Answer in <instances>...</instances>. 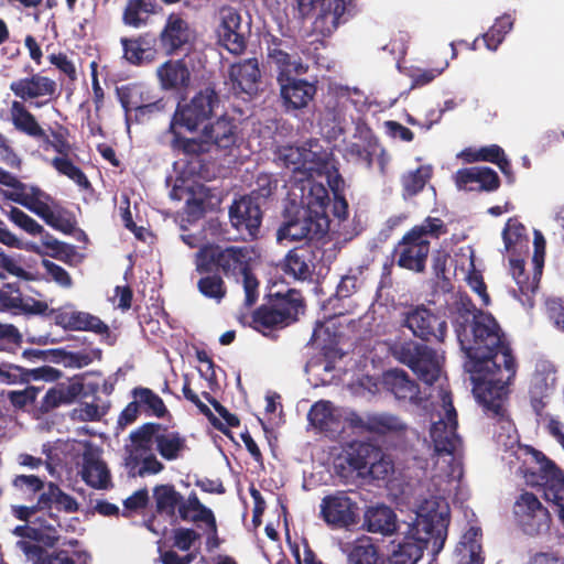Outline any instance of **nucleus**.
Returning <instances> with one entry per match:
<instances>
[{
	"instance_id": "17",
	"label": "nucleus",
	"mask_w": 564,
	"mask_h": 564,
	"mask_svg": "<svg viewBox=\"0 0 564 564\" xmlns=\"http://www.w3.org/2000/svg\"><path fill=\"white\" fill-rule=\"evenodd\" d=\"M302 308L300 294L294 290H289L284 296L258 310L254 322L267 328L284 326L295 321Z\"/></svg>"
},
{
	"instance_id": "18",
	"label": "nucleus",
	"mask_w": 564,
	"mask_h": 564,
	"mask_svg": "<svg viewBox=\"0 0 564 564\" xmlns=\"http://www.w3.org/2000/svg\"><path fill=\"white\" fill-rule=\"evenodd\" d=\"M120 102L127 113V122L129 113L133 110L138 119L160 112L165 109L166 102L163 98L153 99L148 87L141 84H132L121 87L118 90Z\"/></svg>"
},
{
	"instance_id": "43",
	"label": "nucleus",
	"mask_w": 564,
	"mask_h": 564,
	"mask_svg": "<svg viewBox=\"0 0 564 564\" xmlns=\"http://www.w3.org/2000/svg\"><path fill=\"white\" fill-rule=\"evenodd\" d=\"M124 58L134 65L151 63L156 57V50L144 39H122Z\"/></svg>"
},
{
	"instance_id": "49",
	"label": "nucleus",
	"mask_w": 564,
	"mask_h": 564,
	"mask_svg": "<svg viewBox=\"0 0 564 564\" xmlns=\"http://www.w3.org/2000/svg\"><path fill=\"white\" fill-rule=\"evenodd\" d=\"M50 164L58 174L68 177L78 186L87 187L89 185L87 177L83 171L75 165L70 155H56L50 161Z\"/></svg>"
},
{
	"instance_id": "9",
	"label": "nucleus",
	"mask_w": 564,
	"mask_h": 564,
	"mask_svg": "<svg viewBox=\"0 0 564 564\" xmlns=\"http://www.w3.org/2000/svg\"><path fill=\"white\" fill-rule=\"evenodd\" d=\"M177 176L174 181L172 197L183 199L188 214L197 216L203 213L208 197V189L200 183L204 178L200 161L192 158L187 162L178 161L174 165Z\"/></svg>"
},
{
	"instance_id": "60",
	"label": "nucleus",
	"mask_w": 564,
	"mask_h": 564,
	"mask_svg": "<svg viewBox=\"0 0 564 564\" xmlns=\"http://www.w3.org/2000/svg\"><path fill=\"white\" fill-rule=\"evenodd\" d=\"M423 347L424 346H419L413 341L395 344L391 347V354L397 360L411 368Z\"/></svg>"
},
{
	"instance_id": "51",
	"label": "nucleus",
	"mask_w": 564,
	"mask_h": 564,
	"mask_svg": "<svg viewBox=\"0 0 564 564\" xmlns=\"http://www.w3.org/2000/svg\"><path fill=\"white\" fill-rule=\"evenodd\" d=\"M133 399L138 400L140 406L151 414L162 417L166 413L163 400L148 388H135L132 391Z\"/></svg>"
},
{
	"instance_id": "44",
	"label": "nucleus",
	"mask_w": 564,
	"mask_h": 564,
	"mask_svg": "<svg viewBox=\"0 0 564 564\" xmlns=\"http://www.w3.org/2000/svg\"><path fill=\"white\" fill-rule=\"evenodd\" d=\"M555 383V376L551 369L538 371L531 380L530 393L534 411L541 415L544 406L543 399L549 394Z\"/></svg>"
},
{
	"instance_id": "15",
	"label": "nucleus",
	"mask_w": 564,
	"mask_h": 564,
	"mask_svg": "<svg viewBox=\"0 0 564 564\" xmlns=\"http://www.w3.org/2000/svg\"><path fill=\"white\" fill-rule=\"evenodd\" d=\"M319 517L332 529H349L359 521V507L348 492L336 491L322 499Z\"/></svg>"
},
{
	"instance_id": "16",
	"label": "nucleus",
	"mask_w": 564,
	"mask_h": 564,
	"mask_svg": "<svg viewBox=\"0 0 564 564\" xmlns=\"http://www.w3.org/2000/svg\"><path fill=\"white\" fill-rule=\"evenodd\" d=\"M514 514L528 535H541L550 529V513L533 494L524 492L518 498L514 503Z\"/></svg>"
},
{
	"instance_id": "62",
	"label": "nucleus",
	"mask_w": 564,
	"mask_h": 564,
	"mask_svg": "<svg viewBox=\"0 0 564 564\" xmlns=\"http://www.w3.org/2000/svg\"><path fill=\"white\" fill-rule=\"evenodd\" d=\"M449 63L446 61L444 62L442 67H435V68H414L409 73L410 78L412 79V88L414 87H421L430 84L433 82L436 77H438L447 67Z\"/></svg>"
},
{
	"instance_id": "28",
	"label": "nucleus",
	"mask_w": 564,
	"mask_h": 564,
	"mask_svg": "<svg viewBox=\"0 0 564 564\" xmlns=\"http://www.w3.org/2000/svg\"><path fill=\"white\" fill-rule=\"evenodd\" d=\"M341 315L343 312L339 311L335 313L334 316L323 322H317L314 328L312 343L317 349H321L326 357L329 355H343L337 348L340 336L339 316Z\"/></svg>"
},
{
	"instance_id": "19",
	"label": "nucleus",
	"mask_w": 564,
	"mask_h": 564,
	"mask_svg": "<svg viewBox=\"0 0 564 564\" xmlns=\"http://www.w3.org/2000/svg\"><path fill=\"white\" fill-rule=\"evenodd\" d=\"M216 33L219 44L230 53L240 54L245 50L242 18L237 9L232 7L219 9Z\"/></svg>"
},
{
	"instance_id": "53",
	"label": "nucleus",
	"mask_w": 564,
	"mask_h": 564,
	"mask_svg": "<svg viewBox=\"0 0 564 564\" xmlns=\"http://www.w3.org/2000/svg\"><path fill=\"white\" fill-rule=\"evenodd\" d=\"M432 175V166L423 165L416 171L410 172L403 176V187L408 195L412 196L423 189Z\"/></svg>"
},
{
	"instance_id": "10",
	"label": "nucleus",
	"mask_w": 564,
	"mask_h": 564,
	"mask_svg": "<svg viewBox=\"0 0 564 564\" xmlns=\"http://www.w3.org/2000/svg\"><path fill=\"white\" fill-rule=\"evenodd\" d=\"M0 184L9 187L2 192L4 198L28 208L47 225H56L57 218L51 207L52 198L40 187L20 182L13 174L1 167Z\"/></svg>"
},
{
	"instance_id": "42",
	"label": "nucleus",
	"mask_w": 564,
	"mask_h": 564,
	"mask_svg": "<svg viewBox=\"0 0 564 564\" xmlns=\"http://www.w3.org/2000/svg\"><path fill=\"white\" fill-rule=\"evenodd\" d=\"M17 546L32 564H74V561L65 552L50 554L33 541L21 540Z\"/></svg>"
},
{
	"instance_id": "37",
	"label": "nucleus",
	"mask_w": 564,
	"mask_h": 564,
	"mask_svg": "<svg viewBox=\"0 0 564 564\" xmlns=\"http://www.w3.org/2000/svg\"><path fill=\"white\" fill-rule=\"evenodd\" d=\"M347 556V564H386L370 538L361 536L340 545Z\"/></svg>"
},
{
	"instance_id": "54",
	"label": "nucleus",
	"mask_w": 564,
	"mask_h": 564,
	"mask_svg": "<svg viewBox=\"0 0 564 564\" xmlns=\"http://www.w3.org/2000/svg\"><path fill=\"white\" fill-rule=\"evenodd\" d=\"M219 249L220 247L212 243L202 247L195 256L196 270L204 273L219 267Z\"/></svg>"
},
{
	"instance_id": "21",
	"label": "nucleus",
	"mask_w": 564,
	"mask_h": 564,
	"mask_svg": "<svg viewBox=\"0 0 564 564\" xmlns=\"http://www.w3.org/2000/svg\"><path fill=\"white\" fill-rule=\"evenodd\" d=\"M231 225L242 239L256 237L261 225L262 214L259 205L251 197L235 200L229 210Z\"/></svg>"
},
{
	"instance_id": "20",
	"label": "nucleus",
	"mask_w": 564,
	"mask_h": 564,
	"mask_svg": "<svg viewBox=\"0 0 564 564\" xmlns=\"http://www.w3.org/2000/svg\"><path fill=\"white\" fill-rule=\"evenodd\" d=\"M404 325L413 335L423 338L443 340L446 334V323L440 321L433 312L425 306H416L404 314Z\"/></svg>"
},
{
	"instance_id": "12",
	"label": "nucleus",
	"mask_w": 564,
	"mask_h": 564,
	"mask_svg": "<svg viewBox=\"0 0 564 564\" xmlns=\"http://www.w3.org/2000/svg\"><path fill=\"white\" fill-rule=\"evenodd\" d=\"M346 459L349 466L362 477L370 476L373 479H386L393 471L391 458L369 443L351 445Z\"/></svg>"
},
{
	"instance_id": "32",
	"label": "nucleus",
	"mask_w": 564,
	"mask_h": 564,
	"mask_svg": "<svg viewBox=\"0 0 564 564\" xmlns=\"http://www.w3.org/2000/svg\"><path fill=\"white\" fill-rule=\"evenodd\" d=\"M481 530L470 525L460 536L455 549V564H484L485 557L481 544Z\"/></svg>"
},
{
	"instance_id": "23",
	"label": "nucleus",
	"mask_w": 564,
	"mask_h": 564,
	"mask_svg": "<svg viewBox=\"0 0 564 564\" xmlns=\"http://www.w3.org/2000/svg\"><path fill=\"white\" fill-rule=\"evenodd\" d=\"M50 314L56 325L69 330H89L102 334L108 330L107 325L98 317L82 311H77L68 304L56 310H51Z\"/></svg>"
},
{
	"instance_id": "13",
	"label": "nucleus",
	"mask_w": 564,
	"mask_h": 564,
	"mask_svg": "<svg viewBox=\"0 0 564 564\" xmlns=\"http://www.w3.org/2000/svg\"><path fill=\"white\" fill-rule=\"evenodd\" d=\"M534 252L532 257V263L534 267L533 276H529L524 272V263L520 258H509L510 271L513 280L516 281L519 292L521 296H518L516 291H513V295L518 297V300L528 306H532V301L530 294L534 293L538 289L540 276L542 274V269L544 264V254H545V239L541 231L534 230Z\"/></svg>"
},
{
	"instance_id": "14",
	"label": "nucleus",
	"mask_w": 564,
	"mask_h": 564,
	"mask_svg": "<svg viewBox=\"0 0 564 564\" xmlns=\"http://www.w3.org/2000/svg\"><path fill=\"white\" fill-rule=\"evenodd\" d=\"M147 430H137L130 434V443L126 445L124 463L133 476L144 477L162 471L163 464L154 455L150 434Z\"/></svg>"
},
{
	"instance_id": "2",
	"label": "nucleus",
	"mask_w": 564,
	"mask_h": 564,
	"mask_svg": "<svg viewBox=\"0 0 564 564\" xmlns=\"http://www.w3.org/2000/svg\"><path fill=\"white\" fill-rule=\"evenodd\" d=\"M276 161L292 172L289 195L295 215L278 230V240L299 241L324 235L330 227L324 184L329 183L334 169L329 151L318 141L284 145L278 149Z\"/></svg>"
},
{
	"instance_id": "30",
	"label": "nucleus",
	"mask_w": 564,
	"mask_h": 564,
	"mask_svg": "<svg viewBox=\"0 0 564 564\" xmlns=\"http://www.w3.org/2000/svg\"><path fill=\"white\" fill-rule=\"evenodd\" d=\"M352 416L351 425L365 427L377 434L400 436L408 431V425L400 417L390 413L369 414L366 417Z\"/></svg>"
},
{
	"instance_id": "48",
	"label": "nucleus",
	"mask_w": 564,
	"mask_h": 564,
	"mask_svg": "<svg viewBox=\"0 0 564 564\" xmlns=\"http://www.w3.org/2000/svg\"><path fill=\"white\" fill-rule=\"evenodd\" d=\"M153 10L154 6L149 0H129L123 12V22L127 25L140 28Z\"/></svg>"
},
{
	"instance_id": "58",
	"label": "nucleus",
	"mask_w": 564,
	"mask_h": 564,
	"mask_svg": "<svg viewBox=\"0 0 564 564\" xmlns=\"http://www.w3.org/2000/svg\"><path fill=\"white\" fill-rule=\"evenodd\" d=\"M44 150L52 149L57 155H70L73 148L63 132H52V139L44 131V137H39Z\"/></svg>"
},
{
	"instance_id": "59",
	"label": "nucleus",
	"mask_w": 564,
	"mask_h": 564,
	"mask_svg": "<svg viewBox=\"0 0 564 564\" xmlns=\"http://www.w3.org/2000/svg\"><path fill=\"white\" fill-rule=\"evenodd\" d=\"M12 485L22 495L33 496L34 494L45 490L44 481L35 475H19L12 480Z\"/></svg>"
},
{
	"instance_id": "11",
	"label": "nucleus",
	"mask_w": 564,
	"mask_h": 564,
	"mask_svg": "<svg viewBox=\"0 0 564 564\" xmlns=\"http://www.w3.org/2000/svg\"><path fill=\"white\" fill-rule=\"evenodd\" d=\"M237 142L235 123L227 117H220L215 122L204 127L197 138H191L183 142L178 150L187 154L212 152L214 150H229Z\"/></svg>"
},
{
	"instance_id": "61",
	"label": "nucleus",
	"mask_w": 564,
	"mask_h": 564,
	"mask_svg": "<svg viewBox=\"0 0 564 564\" xmlns=\"http://www.w3.org/2000/svg\"><path fill=\"white\" fill-rule=\"evenodd\" d=\"M200 293L209 299L219 302L225 296L224 282L217 275L203 278L198 281Z\"/></svg>"
},
{
	"instance_id": "25",
	"label": "nucleus",
	"mask_w": 564,
	"mask_h": 564,
	"mask_svg": "<svg viewBox=\"0 0 564 564\" xmlns=\"http://www.w3.org/2000/svg\"><path fill=\"white\" fill-rule=\"evenodd\" d=\"M383 387L390 391L398 400L409 401L411 404L424 409L430 408V399L424 401L420 395L417 384L410 379L404 370L392 369L382 376Z\"/></svg>"
},
{
	"instance_id": "5",
	"label": "nucleus",
	"mask_w": 564,
	"mask_h": 564,
	"mask_svg": "<svg viewBox=\"0 0 564 564\" xmlns=\"http://www.w3.org/2000/svg\"><path fill=\"white\" fill-rule=\"evenodd\" d=\"M446 232L445 224L436 217H427L406 232L397 247V262L401 268L423 271L430 252L429 238H438Z\"/></svg>"
},
{
	"instance_id": "45",
	"label": "nucleus",
	"mask_w": 564,
	"mask_h": 564,
	"mask_svg": "<svg viewBox=\"0 0 564 564\" xmlns=\"http://www.w3.org/2000/svg\"><path fill=\"white\" fill-rule=\"evenodd\" d=\"M252 259L248 247H229L219 249V268L224 271H245Z\"/></svg>"
},
{
	"instance_id": "34",
	"label": "nucleus",
	"mask_w": 564,
	"mask_h": 564,
	"mask_svg": "<svg viewBox=\"0 0 564 564\" xmlns=\"http://www.w3.org/2000/svg\"><path fill=\"white\" fill-rule=\"evenodd\" d=\"M235 89L247 95H253L258 90L260 69L256 58H248L234 64L229 72Z\"/></svg>"
},
{
	"instance_id": "50",
	"label": "nucleus",
	"mask_w": 564,
	"mask_h": 564,
	"mask_svg": "<svg viewBox=\"0 0 564 564\" xmlns=\"http://www.w3.org/2000/svg\"><path fill=\"white\" fill-rule=\"evenodd\" d=\"M156 508L160 512L174 516L175 508L180 507L181 495L170 485H160L154 488Z\"/></svg>"
},
{
	"instance_id": "1",
	"label": "nucleus",
	"mask_w": 564,
	"mask_h": 564,
	"mask_svg": "<svg viewBox=\"0 0 564 564\" xmlns=\"http://www.w3.org/2000/svg\"><path fill=\"white\" fill-rule=\"evenodd\" d=\"M448 313L460 349L467 357L465 369L474 383V397L484 412L506 431L509 442L503 444L513 446L517 435L506 405L516 365L503 343L501 329L491 314L477 311L463 293L451 295Z\"/></svg>"
},
{
	"instance_id": "24",
	"label": "nucleus",
	"mask_w": 564,
	"mask_h": 564,
	"mask_svg": "<svg viewBox=\"0 0 564 564\" xmlns=\"http://www.w3.org/2000/svg\"><path fill=\"white\" fill-rule=\"evenodd\" d=\"M352 415L356 414L335 406L329 401L321 400L312 405L307 416L314 427L325 432H338L343 429L345 421L351 423Z\"/></svg>"
},
{
	"instance_id": "22",
	"label": "nucleus",
	"mask_w": 564,
	"mask_h": 564,
	"mask_svg": "<svg viewBox=\"0 0 564 564\" xmlns=\"http://www.w3.org/2000/svg\"><path fill=\"white\" fill-rule=\"evenodd\" d=\"M455 271L460 274L469 288L478 295L480 304L488 306L490 296L482 279L481 271L477 269L475 262V252L470 246L462 247L455 256Z\"/></svg>"
},
{
	"instance_id": "8",
	"label": "nucleus",
	"mask_w": 564,
	"mask_h": 564,
	"mask_svg": "<svg viewBox=\"0 0 564 564\" xmlns=\"http://www.w3.org/2000/svg\"><path fill=\"white\" fill-rule=\"evenodd\" d=\"M417 464L422 469L426 471V484L419 488L414 500L412 502V516L409 517L406 522H410L411 519L415 518V513L413 511L415 500L422 496L427 499H432V497L437 496V494L433 489H429L431 484V474L433 469V453L431 454L430 460L425 462V466L422 465V462L419 460ZM405 521L402 523L398 522L395 512L388 506L383 503L372 505L366 508L364 512V528L370 533H378L382 535H392L394 532L400 531L402 533L405 530L404 525Z\"/></svg>"
},
{
	"instance_id": "7",
	"label": "nucleus",
	"mask_w": 564,
	"mask_h": 564,
	"mask_svg": "<svg viewBox=\"0 0 564 564\" xmlns=\"http://www.w3.org/2000/svg\"><path fill=\"white\" fill-rule=\"evenodd\" d=\"M53 506L68 513L76 512L79 507L75 498L62 491L57 485L48 482L35 507L17 506L12 508V512L18 519L36 524L37 529L54 531L59 523L52 512L47 517L37 516L40 510L51 509Z\"/></svg>"
},
{
	"instance_id": "40",
	"label": "nucleus",
	"mask_w": 564,
	"mask_h": 564,
	"mask_svg": "<svg viewBox=\"0 0 564 564\" xmlns=\"http://www.w3.org/2000/svg\"><path fill=\"white\" fill-rule=\"evenodd\" d=\"M505 250L510 253V258H519L522 252L528 250L529 238L525 227L517 219L510 218L502 231Z\"/></svg>"
},
{
	"instance_id": "29",
	"label": "nucleus",
	"mask_w": 564,
	"mask_h": 564,
	"mask_svg": "<svg viewBox=\"0 0 564 564\" xmlns=\"http://www.w3.org/2000/svg\"><path fill=\"white\" fill-rule=\"evenodd\" d=\"M194 31L180 14H170L161 32V43L169 54L193 42Z\"/></svg>"
},
{
	"instance_id": "4",
	"label": "nucleus",
	"mask_w": 564,
	"mask_h": 564,
	"mask_svg": "<svg viewBox=\"0 0 564 564\" xmlns=\"http://www.w3.org/2000/svg\"><path fill=\"white\" fill-rule=\"evenodd\" d=\"M443 361L442 354L424 346L411 369L426 384H436L430 393L432 421L430 437L433 444V466L438 467L441 471L444 468H449L457 477L463 469V462L458 454L460 440L456 432L457 413L446 388Z\"/></svg>"
},
{
	"instance_id": "6",
	"label": "nucleus",
	"mask_w": 564,
	"mask_h": 564,
	"mask_svg": "<svg viewBox=\"0 0 564 564\" xmlns=\"http://www.w3.org/2000/svg\"><path fill=\"white\" fill-rule=\"evenodd\" d=\"M218 96L212 88L198 91L188 102L180 104L171 119L169 133L173 137L171 145L180 149L187 138L183 132H194L213 115L218 107Z\"/></svg>"
},
{
	"instance_id": "64",
	"label": "nucleus",
	"mask_w": 564,
	"mask_h": 564,
	"mask_svg": "<svg viewBox=\"0 0 564 564\" xmlns=\"http://www.w3.org/2000/svg\"><path fill=\"white\" fill-rule=\"evenodd\" d=\"M20 381H28L26 370L11 364L0 365V383L13 384Z\"/></svg>"
},
{
	"instance_id": "27",
	"label": "nucleus",
	"mask_w": 564,
	"mask_h": 564,
	"mask_svg": "<svg viewBox=\"0 0 564 564\" xmlns=\"http://www.w3.org/2000/svg\"><path fill=\"white\" fill-rule=\"evenodd\" d=\"M268 59L271 66L278 72V83L285 82L295 75L305 74L307 66L296 54L288 52L282 43L272 44L268 47Z\"/></svg>"
},
{
	"instance_id": "36",
	"label": "nucleus",
	"mask_w": 564,
	"mask_h": 564,
	"mask_svg": "<svg viewBox=\"0 0 564 564\" xmlns=\"http://www.w3.org/2000/svg\"><path fill=\"white\" fill-rule=\"evenodd\" d=\"M80 475L88 486L96 489H107L111 482L106 464L93 451L84 453Z\"/></svg>"
},
{
	"instance_id": "3",
	"label": "nucleus",
	"mask_w": 564,
	"mask_h": 564,
	"mask_svg": "<svg viewBox=\"0 0 564 564\" xmlns=\"http://www.w3.org/2000/svg\"><path fill=\"white\" fill-rule=\"evenodd\" d=\"M464 469L456 477L452 469L433 466L431 484L437 496L427 499L420 496L413 507L415 518L405 522L403 542H400L388 558V564H415L422 556L423 550L431 544L432 551L438 553L447 538L449 523V506L447 499L454 496L457 500L466 497L463 485Z\"/></svg>"
},
{
	"instance_id": "33",
	"label": "nucleus",
	"mask_w": 564,
	"mask_h": 564,
	"mask_svg": "<svg viewBox=\"0 0 564 564\" xmlns=\"http://www.w3.org/2000/svg\"><path fill=\"white\" fill-rule=\"evenodd\" d=\"M279 85L284 104L294 109L306 107L316 94V87L313 83L294 76L279 83Z\"/></svg>"
},
{
	"instance_id": "35",
	"label": "nucleus",
	"mask_w": 564,
	"mask_h": 564,
	"mask_svg": "<svg viewBox=\"0 0 564 564\" xmlns=\"http://www.w3.org/2000/svg\"><path fill=\"white\" fill-rule=\"evenodd\" d=\"M0 305L7 310H18L31 314H45L48 311L46 302L24 297L20 290L11 284L0 289Z\"/></svg>"
},
{
	"instance_id": "57",
	"label": "nucleus",
	"mask_w": 564,
	"mask_h": 564,
	"mask_svg": "<svg viewBox=\"0 0 564 564\" xmlns=\"http://www.w3.org/2000/svg\"><path fill=\"white\" fill-rule=\"evenodd\" d=\"M480 161L495 163L499 166L503 174L510 173V162L506 158L503 150L497 145L491 144L479 149Z\"/></svg>"
},
{
	"instance_id": "63",
	"label": "nucleus",
	"mask_w": 564,
	"mask_h": 564,
	"mask_svg": "<svg viewBox=\"0 0 564 564\" xmlns=\"http://www.w3.org/2000/svg\"><path fill=\"white\" fill-rule=\"evenodd\" d=\"M22 336L11 324H0V350H10L20 345Z\"/></svg>"
},
{
	"instance_id": "47",
	"label": "nucleus",
	"mask_w": 564,
	"mask_h": 564,
	"mask_svg": "<svg viewBox=\"0 0 564 564\" xmlns=\"http://www.w3.org/2000/svg\"><path fill=\"white\" fill-rule=\"evenodd\" d=\"M341 356L343 355H329L326 357L324 355L323 359H312L307 362L306 372L311 380H315L314 384H328L333 382L335 378L333 375L335 370L334 360Z\"/></svg>"
},
{
	"instance_id": "56",
	"label": "nucleus",
	"mask_w": 564,
	"mask_h": 564,
	"mask_svg": "<svg viewBox=\"0 0 564 564\" xmlns=\"http://www.w3.org/2000/svg\"><path fill=\"white\" fill-rule=\"evenodd\" d=\"M7 216L15 226L29 235L36 236L44 234L43 226L17 207H11L7 212Z\"/></svg>"
},
{
	"instance_id": "31",
	"label": "nucleus",
	"mask_w": 564,
	"mask_h": 564,
	"mask_svg": "<svg viewBox=\"0 0 564 564\" xmlns=\"http://www.w3.org/2000/svg\"><path fill=\"white\" fill-rule=\"evenodd\" d=\"M156 77L164 90L182 91L191 85V70L184 59H170L156 69Z\"/></svg>"
},
{
	"instance_id": "55",
	"label": "nucleus",
	"mask_w": 564,
	"mask_h": 564,
	"mask_svg": "<svg viewBox=\"0 0 564 564\" xmlns=\"http://www.w3.org/2000/svg\"><path fill=\"white\" fill-rule=\"evenodd\" d=\"M80 390L82 386L79 383H62L55 388L50 389L45 399L48 404L56 406L59 403L70 402L79 394Z\"/></svg>"
},
{
	"instance_id": "26",
	"label": "nucleus",
	"mask_w": 564,
	"mask_h": 564,
	"mask_svg": "<svg viewBox=\"0 0 564 564\" xmlns=\"http://www.w3.org/2000/svg\"><path fill=\"white\" fill-rule=\"evenodd\" d=\"M139 430H147V434H150L151 447L155 445L159 454L166 460L180 458L186 449V440L177 432L160 431V427L154 424H145Z\"/></svg>"
},
{
	"instance_id": "46",
	"label": "nucleus",
	"mask_w": 564,
	"mask_h": 564,
	"mask_svg": "<svg viewBox=\"0 0 564 564\" xmlns=\"http://www.w3.org/2000/svg\"><path fill=\"white\" fill-rule=\"evenodd\" d=\"M285 273L297 280H306L312 274L310 254L304 249L291 250L283 262Z\"/></svg>"
},
{
	"instance_id": "38",
	"label": "nucleus",
	"mask_w": 564,
	"mask_h": 564,
	"mask_svg": "<svg viewBox=\"0 0 564 564\" xmlns=\"http://www.w3.org/2000/svg\"><path fill=\"white\" fill-rule=\"evenodd\" d=\"M55 88L54 80L41 75L19 79L10 84L13 94L23 100L51 96L55 93Z\"/></svg>"
},
{
	"instance_id": "39",
	"label": "nucleus",
	"mask_w": 564,
	"mask_h": 564,
	"mask_svg": "<svg viewBox=\"0 0 564 564\" xmlns=\"http://www.w3.org/2000/svg\"><path fill=\"white\" fill-rule=\"evenodd\" d=\"M178 513L183 520L204 523L210 533H216V519L213 511L198 500L195 494H191L178 507Z\"/></svg>"
},
{
	"instance_id": "41",
	"label": "nucleus",
	"mask_w": 564,
	"mask_h": 564,
	"mask_svg": "<svg viewBox=\"0 0 564 564\" xmlns=\"http://www.w3.org/2000/svg\"><path fill=\"white\" fill-rule=\"evenodd\" d=\"M10 118L13 127L18 131L34 139L44 137V129L21 101H12L10 107Z\"/></svg>"
},
{
	"instance_id": "52",
	"label": "nucleus",
	"mask_w": 564,
	"mask_h": 564,
	"mask_svg": "<svg viewBox=\"0 0 564 564\" xmlns=\"http://www.w3.org/2000/svg\"><path fill=\"white\" fill-rule=\"evenodd\" d=\"M513 20L511 15L503 14L498 18L491 29L484 35V41L488 50L495 51L503 41L505 35L512 29Z\"/></svg>"
}]
</instances>
